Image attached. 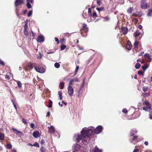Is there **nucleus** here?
<instances>
[{
	"instance_id": "5fc2aeb1",
	"label": "nucleus",
	"mask_w": 152,
	"mask_h": 152,
	"mask_svg": "<svg viewBox=\"0 0 152 152\" xmlns=\"http://www.w3.org/2000/svg\"><path fill=\"white\" fill-rule=\"evenodd\" d=\"M55 41L57 42V44H58L59 43V41L57 37H55Z\"/></svg>"
},
{
	"instance_id": "f8f14e48",
	"label": "nucleus",
	"mask_w": 152,
	"mask_h": 152,
	"mask_svg": "<svg viewBox=\"0 0 152 152\" xmlns=\"http://www.w3.org/2000/svg\"><path fill=\"white\" fill-rule=\"evenodd\" d=\"M144 56L146 58L148 59V60L147 61L149 62H150L152 60V58H151V56L147 53H145L144 55Z\"/></svg>"
},
{
	"instance_id": "a878e982",
	"label": "nucleus",
	"mask_w": 152,
	"mask_h": 152,
	"mask_svg": "<svg viewBox=\"0 0 152 152\" xmlns=\"http://www.w3.org/2000/svg\"><path fill=\"white\" fill-rule=\"evenodd\" d=\"M94 152H102V150L99 149L96 146L94 148Z\"/></svg>"
},
{
	"instance_id": "bb28decb",
	"label": "nucleus",
	"mask_w": 152,
	"mask_h": 152,
	"mask_svg": "<svg viewBox=\"0 0 152 152\" xmlns=\"http://www.w3.org/2000/svg\"><path fill=\"white\" fill-rule=\"evenodd\" d=\"M64 82L61 83L59 85V87L61 89H63L64 88Z\"/></svg>"
},
{
	"instance_id": "20e7f679",
	"label": "nucleus",
	"mask_w": 152,
	"mask_h": 152,
	"mask_svg": "<svg viewBox=\"0 0 152 152\" xmlns=\"http://www.w3.org/2000/svg\"><path fill=\"white\" fill-rule=\"evenodd\" d=\"M103 129L102 126L100 125L97 126L94 132L95 133L98 134L101 133Z\"/></svg>"
},
{
	"instance_id": "de8ad7c7",
	"label": "nucleus",
	"mask_w": 152,
	"mask_h": 152,
	"mask_svg": "<svg viewBox=\"0 0 152 152\" xmlns=\"http://www.w3.org/2000/svg\"><path fill=\"white\" fill-rule=\"evenodd\" d=\"M142 90L144 92H145L148 90V88L145 86L143 87L142 88Z\"/></svg>"
},
{
	"instance_id": "c9c22d12",
	"label": "nucleus",
	"mask_w": 152,
	"mask_h": 152,
	"mask_svg": "<svg viewBox=\"0 0 152 152\" xmlns=\"http://www.w3.org/2000/svg\"><path fill=\"white\" fill-rule=\"evenodd\" d=\"M103 18L104 19V21H109L110 19V17L108 16L107 17H104Z\"/></svg>"
},
{
	"instance_id": "13d9d810",
	"label": "nucleus",
	"mask_w": 152,
	"mask_h": 152,
	"mask_svg": "<svg viewBox=\"0 0 152 152\" xmlns=\"http://www.w3.org/2000/svg\"><path fill=\"white\" fill-rule=\"evenodd\" d=\"M138 74L139 75H142V76H143L144 74L142 73V71L139 70L138 72Z\"/></svg>"
},
{
	"instance_id": "9b49d317",
	"label": "nucleus",
	"mask_w": 152,
	"mask_h": 152,
	"mask_svg": "<svg viewBox=\"0 0 152 152\" xmlns=\"http://www.w3.org/2000/svg\"><path fill=\"white\" fill-rule=\"evenodd\" d=\"M81 146L78 144H75L74 145L73 148L75 151H78L80 149Z\"/></svg>"
},
{
	"instance_id": "f03ea898",
	"label": "nucleus",
	"mask_w": 152,
	"mask_h": 152,
	"mask_svg": "<svg viewBox=\"0 0 152 152\" xmlns=\"http://www.w3.org/2000/svg\"><path fill=\"white\" fill-rule=\"evenodd\" d=\"M143 104L146 106V107H143L142 109L145 111H147L148 110H150L151 107V105L148 101H145L143 103Z\"/></svg>"
},
{
	"instance_id": "bf43d9fd",
	"label": "nucleus",
	"mask_w": 152,
	"mask_h": 152,
	"mask_svg": "<svg viewBox=\"0 0 152 152\" xmlns=\"http://www.w3.org/2000/svg\"><path fill=\"white\" fill-rule=\"evenodd\" d=\"M79 69V66H77L76 67L75 70V74H76L77 73V72H78Z\"/></svg>"
},
{
	"instance_id": "a211bd4d",
	"label": "nucleus",
	"mask_w": 152,
	"mask_h": 152,
	"mask_svg": "<svg viewBox=\"0 0 152 152\" xmlns=\"http://www.w3.org/2000/svg\"><path fill=\"white\" fill-rule=\"evenodd\" d=\"M12 129L13 131V132L17 135H20V134L22 133L21 132L19 131L14 128H12Z\"/></svg>"
},
{
	"instance_id": "39448f33",
	"label": "nucleus",
	"mask_w": 152,
	"mask_h": 152,
	"mask_svg": "<svg viewBox=\"0 0 152 152\" xmlns=\"http://www.w3.org/2000/svg\"><path fill=\"white\" fill-rule=\"evenodd\" d=\"M134 49L135 50H136L137 52H138L140 50H138V47H139L140 48L141 47V48H142L141 47V45L139 43V42L137 41L135 42L134 44Z\"/></svg>"
},
{
	"instance_id": "ddd939ff",
	"label": "nucleus",
	"mask_w": 152,
	"mask_h": 152,
	"mask_svg": "<svg viewBox=\"0 0 152 152\" xmlns=\"http://www.w3.org/2000/svg\"><path fill=\"white\" fill-rule=\"evenodd\" d=\"M33 135L35 138H38L40 136L39 133L38 131L34 132L33 133Z\"/></svg>"
},
{
	"instance_id": "4468645a",
	"label": "nucleus",
	"mask_w": 152,
	"mask_h": 152,
	"mask_svg": "<svg viewBox=\"0 0 152 152\" xmlns=\"http://www.w3.org/2000/svg\"><path fill=\"white\" fill-rule=\"evenodd\" d=\"M132 45L131 42H127L126 44V48L128 50H130L132 48Z\"/></svg>"
},
{
	"instance_id": "b1692460",
	"label": "nucleus",
	"mask_w": 152,
	"mask_h": 152,
	"mask_svg": "<svg viewBox=\"0 0 152 152\" xmlns=\"http://www.w3.org/2000/svg\"><path fill=\"white\" fill-rule=\"evenodd\" d=\"M5 135L4 133H0V140H4Z\"/></svg>"
},
{
	"instance_id": "338daca9",
	"label": "nucleus",
	"mask_w": 152,
	"mask_h": 152,
	"mask_svg": "<svg viewBox=\"0 0 152 152\" xmlns=\"http://www.w3.org/2000/svg\"><path fill=\"white\" fill-rule=\"evenodd\" d=\"M27 2L30 3H31L33 2V0H26Z\"/></svg>"
},
{
	"instance_id": "dca6fc26",
	"label": "nucleus",
	"mask_w": 152,
	"mask_h": 152,
	"mask_svg": "<svg viewBox=\"0 0 152 152\" xmlns=\"http://www.w3.org/2000/svg\"><path fill=\"white\" fill-rule=\"evenodd\" d=\"M140 7L142 9H145L148 8V4L146 2L141 3Z\"/></svg>"
},
{
	"instance_id": "a19ab883",
	"label": "nucleus",
	"mask_w": 152,
	"mask_h": 152,
	"mask_svg": "<svg viewBox=\"0 0 152 152\" xmlns=\"http://www.w3.org/2000/svg\"><path fill=\"white\" fill-rule=\"evenodd\" d=\"M74 82V80H72V79L70 81L69 83V86H72L73 84V83Z\"/></svg>"
},
{
	"instance_id": "7ed1b4c3",
	"label": "nucleus",
	"mask_w": 152,
	"mask_h": 152,
	"mask_svg": "<svg viewBox=\"0 0 152 152\" xmlns=\"http://www.w3.org/2000/svg\"><path fill=\"white\" fill-rule=\"evenodd\" d=\"M87 25L85 23H83V24L82 30H83L86 34V35H84L83 33L81 32V34L83 36L86 37V36L87 35V34L88 32V28L87 27Z\"/></svg>"
},
{
	"instance_id": "ea45409f",
	"label": "nucleus",
	"mask_w": 152,
	"mask_h": 152,
	"mask_svg": "<svg viewBox=\"0 0 152 152\" xmlns=\"http://www.w3.org/2000/svg\"><path fill=\"white\" fill-rule=\"evenodd\" d=\"M132 21L134 22L135 24L137 23L138 21V19L137 18H134L132 19Z\"/></svg>"
},
{
	"instance_id": "2eb2a0df",
	"label": "nucleus",
	"mask_w": 152,
	"mask_h": 152,
	"mask_svg": "<svg viewBox=\"0 0 152 152\" xmlns=\"http://www.w3.org/2000/svg\"><path fill=\"white\" fill-rule=\"evenodd\" d=\"M49 129L48 132L51 134L55 132V129L54 127L52 126L50 127H48Z\"/></svg>"
},
{
	"instance_id": "603ef678",
	"label": "nucleus",
	"mask_w": 152,
	"mask_h": 152,
	"mask_svg": "<svg viewBox=\"0 0 152 152\" xmlns=\"http://www.w3.org/2000/svg\"><path fill=\"white\" fill-rule=\"evenodd\" d=\"M33 145L34 146H35L37 147H39V145L38 143L37 142H35L34 144Z\"/></svg>"
},
{
	"instance_id": "473e14b6",
	"label": "nucleus",
	"mask_w": 152,
	"mask_h": 152,
	"mask_svg": "<svg viewBox=\"0 0 152 152\" xmlns=\"http://www.w3.org/2000/svg\"><path fill=\"white\" fill-rule=\"evenodd\" d=\"M58 95L59 96V99L60 100H61L62 99V93L61 91H59L58 92Z\"/></svg>"
},
{
	"instance_id": "4be33fe9",
	"label": "nucleus",
	"mask_w": 152,
	"mask_h": 152,
	"mask_svg": "<svg viewBox=\"0 0 152 152\" xmlns=\"http://www.w3.org/2000/svg\"><path fill=\"white\" fill-rule=\"evenodd\" d=\"M148 67V64H144V65L142 66V69L143 70H144V71L145 72V70L147 69Z\"/></svg>"
},
{
	"instance_id": "2f4dec72",
	"label": "nucleus",
	"mask_w": 152,
	"mask_h": 152,
	"mask_svg": "<svg viewBox=\"0 0 152 152\" xmlns=\"http://www.w3.org/2000/svg\"><path fill=\"white\" fill-rule=\"evenodd\" d=\"M54 66L56 68H58L60 67V65L59 63L56 62L54 64Z\"/></svg>"
},
{
	"instance_id": "1a4fd4ad",
	"label": "nucleus",
	"mask_w": 152,
	"mask_h": 152,
	"mask_svg": "<svg viewBox=\"0 0 152 152\" xmlns=\"http://www.w3.org/2000/svg\"><path fill=\"white\" fill-rule=\"evenodd\" d=\"M121 31L124 35H125L128 33V28L126 27H122L121 28Z\"/></svg>"
},
{
	"instance_id": "72a5a7b5",
	"label": "nucleus",
	"mask_w": 152,
	"mask_h": 152,
	"mask_svg": "<svg viewBox=\"0 0 152 152\" xmlns=\"http://www.w3.org/2000/svg\"><path fill=\"white\" fill-rule=\"evenodd\" d=\"M148 16H151L152 15V10H149L148 14Z\"/></svg>"
},
{
	"instance_id": "864d4df0",
	"label": "nucleus",
	"mask_w": 152,
	"mask_h": 152,
	"mask_svg": "<svg viewBox=\"0 0 152 152\" xmlns=\"http://www.w3.org/2000/svg\"><path fill=\"white\" fill-rule=\"evenodd\" d=\"M65 39L63 38L60 39V42L61 43L63 44L64 43V41H65Z\"/></svg>"
},
{
	"instance_id": "37998d69",
	"label": "nucleus",
	"mask_w": 152,
	"mask_h": 152,
	"mask_svg": "<svg viewBox=\"0 0 152 152\" xmlns=\"http://www.w3.org/2000/svg\"><path fill=\"white\" fill-rule=\"evenodd\" d=\"M7 147L9 149H11L12 148V145L10 143H8L7 145Z\"/></svg>"
},
{
	"instance_id": "6e6552de",
	"label": "nucleus",
	"mask_w": 152,
	"mask_h": 152,
	"mask_svg": "<svg viewBox=\"0 0 152 152\" xmlns=\"http://www.w3.org/2000/svg\"><path fill=\"white\" fill-rule=\"evenodd\" d=\"M68 93L70 96H72L74 94V89L72 87L69 86L67 88Z\"/></svg>"
},
{
	"instance_id": "0e129e2a",
	"label": "nucleus",
	"mask_w": 152,
	"mask_h": 152,
	"mask_svg": "<svg viewBox=\"0 0 152 152\" xmlns=\"http://www.w3.org/2000/svg\"><path fill=\"white\" fill-rule=\"evenodd\" d=\"M45 142L44 141V140L42 139L40 143L41 144H44Z\"/></svg>"
},
{
	"instance_id": "c756f323",
	"label": "nucleus",
	"mask_w": 152,
	"mask_h": 152,
	"mask_svg": "<svg viewBox=\"0 0 152 152\" xmlns=\"http://www.w3.org/2000/svg\"><path fill=\"white\" fill-rule=\"evenodd\" d=\"M141 33L139 32V31H137L136 32H135L134 34V35L135 37H137L140 35Z\"/></svg>"
},
{
	"instance_id": "f257e3e1",
	"label": "nucleus",
	"mask_w": 152,
	"mask_h": 152,
	"mask_svg": "<svg viewBox=\"0 0 152 152\" xmlns=\"http://www.w3.org/2000/svg\"><path fill=\"white\" fill-rule=\"evenodd\" d=\"M94 132L93 130L91 129L86 130L83 129L81 132V134L83 136H85L87 137H90Z\"/></svg>"
},
{
	"instance_id": "0eeeda50",
	"label": "nucleus",
	"mask_w": 152,
	"mask_h": 152,
	"mask_svg": "<svg viewBox=\"0 0 152 152\" xmlns=\"http://www.w3.org/2000/svg\"><path fill=\"white\" fill-rule=\"evenodd\" d=\"M24 0H16L15 2V5L16 7H18L24 4Z\"/></svg>"
},
{
	"instance_id": "6e6d98bb",
	"label": "nucleus",
	"mask_w": 152,
	"mask_h": 152,
	"mask_svg": "<svg viewBox=\"0 0 152 152\" xmlns=\"http://www.w3.org/2000/svg\"><path fill=\"white\" fill-rule=\"evenodd\" d=\"M96 9V10L99 11H102L103 10V7H101L100 8H98V7H97Z\"/></svg>"
},
{
	"instance_id": "8fccbe9b",
	"label": "nucleus",
	"mask_w": 152,
	"mask_h": 152,
	"mask_svg": "<svg viewBox=\"0 0 152 152\" xmlns=\"http://www.w3.org/2000/svg\"><path fill=\"white\" fill-rule=\"evenodd\" d=\"M101 0H97V4L98 6L100 5L101 3Z\"/></svg>"
},
{
	"instance_id": "69168bd1",
	"label": "nucleus",
	"mask_w": 152,
	"mask_h": 152,
	"mask_svg": "<svg viewBox=\"0 0 152 152\" xmlns=\"http://www.w3.org/2000/svg\"><path fill=\"white\" fill-rule=\"evenodd\" d=\"M139 151V149L138 148L135 149L133 151V152H138Z\"/></svg>"
},
{
	"instance_id": "9d476101",
	"label": "nucleus",
	"mask_w": 152,
	"mask_h": 152,
	"mask_svg": "<svg viewBox=\"0 0 152 152\" xmlns=\"http://www.w3.org/2000/svg\"><path fill=\"white\" fill-rule=\"evenodd\" d=\"M76 140L77 142H79L81 140H82L83 136L81 134H78L75 135Z\"/></svg>"
},
{
	"instance_id": "aec40b11",
	"label": "nucleus",
	"mask_w": 152,
	"mask_h": 152,
	"mask_svg": "<svg viewBox=\"0 0 152 152\" xmlns=\"http://www.w3.org/2000/svg\"><path fill=\"white\" fill-rule=\"evenodd\" d=\"M138 138V136H137V135L134 136L133 138L131 140V142H133V141H134L136 142H138V141H137V140Z\"/></svg>"
},
{
	"instance_id": "f704fd0d",
	"label": "nucleus",
	"mask_w": 152,
	"mask_h": 152,
	"mask_svg": "<svg viewBox=\"0 0 152 152\" xmlns=\"http://www.w3.org/2000/svg\"><path fill=\"white\" fill-rule=\"evenodd\" d=\"M97 17V14L96 13V11H94L92 15V17H93L94 18H95Z\"/></svg>"
},
{
	"instance_id": "cd10ccee",
	"label": "nucleus",
	"mask_w": 152,
	"mask_h": 152,
	"mask_svg": "<svg viewBox=\"0 0 152 152\" xmlns=\"http://www.w3.org/2000/svg\"><path fill=\"white\" fill-rule=\"evenodd\" d=\"M52 101L51 100L49 99V100L48 105V107L49 108L51 107L52 106Z\"/></svg>"
},
{
	"instance_id": "49530a36",
	"label": "nucleus",
	"mask_w": 152,
	"mask_h": 152,
	"mask_svg": "<svg viewBox=\"0 0 152 152\" xmlns=\"http://www.w3.org/2000/svg\"><path fill=\"white\" fill-rule=\"evenodd\" d=\"M22 121L23 123L25 124H27V122L26 119L24 118H23L22 119Z\"/></svg>"
},
{
	"instance_id": "6ab92c4d",
	"label": "nucleus",
	"mask_w": 152,
	"mask_h": 152,
	"mask_svg": "<svg viewBox=\"0 0 152 152\" xmlns=\"http://www.w3.org/2000/svg\"><path fill=\"white\" fill-rule=\"evenodd\" d=\"M83 136V137L82 139V142L84 144L86 145L88 143L86 137L85 136Z\"/></svg>"
},
{
	"instance_id": "5701e85b",
	"label": "nucleus",
	"mask_w": 152,
	"mask_h": 152,
	"mask_svg": "<svg viewBox=\"0 0 152 152\" xmlns=\"http://www.w3.org/2000/svg\"><path fill=\"white\" fill-rule=\"evenodd\" d=\"M88 16L90 18H91L92 17V14L91 13V8H88Z\"/></svg>"
},
{
	"instance_id": "f3484780",
	"label": "nucleus",
	"mask_w": 152,
	"mask_h": 152,
	"mask_svg": "<svg viewBox=\"0 0 152 152\" xmlns=\"http://www.w3.org/2000/svg\"><path fill=\"white\" fill-rule=\"evenodd\" d=\"M137 131L134 129H132L130 131V137L134 136L135 134L137 133Z\"/></svg>"
},
{
	"instance_id": "423d86ee",
	"label": "nucleus",
	"mask_w": 152,
	"mask_h": 152,
	"mask_svg": "<svg viewBox=\"0 0 152 152\" xmlns=\"http://www.w3.org/2000/svg\"><path fill=\"white\" fill-rule=\"evenodd\" d=\"M35 70L39 73H43L45 72V69L41 66H37L34 67Z\"/></svg>"
},
{
	"instance_id": "774afa93",
	"label": "nucleus",
	"mask_w": 152,
	"mask_h": 152,
	"mask_svg": "<svg viewBox=\"0 0 152 152\" xmlns=\"http://www.w3.org/2000/svg\"><path fill=\"white\" fill-rule=\"evenodd\" d=\"M150 118L151 119H152V113H151L150 114Z\"/></svg>"
},
{
	"instance_id": "58836bf2",
	"label": "nucleus",
	"mask_w": 152,
	"mask_h": 152,
	"mask_svg": "<svg viewBox=\"0 0 152 152\" xmlns=\"http://www.w3.org/2000/svg\"><path fill=\"white\" fill-rule=\"evenodd\" d=\"M34 64H30L28 66L30 69H32L34 66Z\"/></svg>"
},
{
	"instance_id": "c03bdc74",
	"label": "nucleus",
	"mask_w": 152,
	"mask_h": 152,
	"mask_svg": "<svg viewBox=\"0 0 152 152\" xmlns=\"http://www.w3.org/2000/svg\"><path fill=\"white\" fill-rule=\"evenodd\" d=\"M24 34L26 36H27L29 34H28V31H27V30H24Z\"/></svg>"
},
{
	"instance_id": "e433bc0d",
	"label": "nucleus",
	"mask_w": 152,
	"mask_h": 152,
	"mask_svg": "<svg viewBox=\"0 0 152 152\" xmlns=\"http://www.w3.org/2000/svg\"><path fill=\"white\" fill-rule=\"evenodd\" d=\"M40 151L41 152H46V149H45L43 146H42L41 147L40 149Z\"/></svg>"
},
{
	"instance_id": "412c9836",
	"label": "nucleus",
	"mask_w": 152,
	"mask_h": 152,
	"mask_svg": "<svg viewBox=\"0 0 152 152\" xmlns=\"http://www.w3.org/2000/svg\"><path fill=\"white\" fill-rule=\"evenodd\" d=\"M44 38L42 36H39L37 38V41L38 42H41L43 41Z\"/></svg>"
},
{
	"instance_id": "c85d7f7f",
	"label": "nucleus",
	"mask_w": 152,
	"mask_h": 152,
	"mask_svg": "<svg viewBox=\"0 0 152 152\" xmlns=\"http://www.w3.org/2000/svg\"><path fill=\"white\" fill-rule=\"evenodd\" d=\"M17 82L18 87L20 88L22 87V84L21 82L19 81H17Z\"/></svg>"
},
{
	"instance_id": "680f3d73",
	"label": "nucleus",
	"mask_w": 152,
	"mask_h": 152,
	"mask_svg": "<svg viewBox=\"0 0 152 152\" xmlns=\"http://www.w3.org/2000/svg\"><path fill=\"white\" fill-rule=\"evenodd\" d=\"M0 64L2 65L3 66H4L5 65L4 62L1 60L0 61Z\"/></svg>"
},
{
	"instance_id": "4c0bfd02",
	"label": "nucleus",
	"mask_w": 152,
	"mask_h": 152,
	"mask_svg": "<svg viewBox=\"0 0 152 152\" xmlns=\"http://www.w3.org/2000/svg\"><path fill=\"white\" fill-rule=\"evenodd\" d=\"M66 48V46L65 45H62L61 47V50H64Z\"/></svg>"
},
{
	"instance_id": "79ce46f5",
	"label": "nucleus",
	"mask_w": 152,
	"mask_h": 152,
	"mask_svg": "<svg viewBox=\"0 0 152 152\" xmlns=\"http://www.w3.org/2000/svg\"><path fill=\"white\" fill-rule=\"evenodd\" d=\"M30 3L27 2L26 6L28 9H30L31 8V6Z\"/></svg>"
},
{
	"instance_id": "052dcab7",
	"label": "nucleus",
	"mask_w": 152,
	"mask_h": 152,
	"mask_svg": "<svg viewBox=\"0 0 152 152\" xmlns=\"http://www.w3.org/2000/svg\"><path fill=\"white\" fill-rule=\"evenodd\" d=\"M28 28V25L25 24L24 26V30H27Z\"/></svg>"
},
{
	"instance_id": "4d7b16f0",
	"label": "nucleus",
	"mask_w": 152,
	"mask_h": 152,
	"mask_svg": "<svg viewBox=\"0 0 152 152\" xmlns=\"http://www.w3.org/2000/svg\"><path fill=\"white\" fill-rule=\"evenodd\" d=\"M122 112L123 113H126L128 112V111L126 109L124 108L123 109Z\"/></svg>"
},
{
	"instance_id": "393cba45",
	"label": "nucleus",
	"mask_w": 152,
	"mask_h": 152,
	"mask_svg": "<svg viewBox=\"0 0 152 152\" xmlns=\"http://www.w3.org/2000/svg\"><path fill=\"white\" fill-rule=\"evenodd\" d=\"M133 10V7H130L127 10V12L129 14L131 13Z\"/></svg>"
},
{
	"instance_id": "a18cd8bd",
	"label": "nucleus",
	"mask_w": 152,
	"mask_h": 152,
	"mask_svg": "<svg viewBox=\"0 0 152 152\" xmlns=\"http://www.w3.org/2000/svg\"><path fill=\"white\" fill-rule=\"evenodd\" d=\"M11 101H12V103H13V105H14V106L15 109L16 110H17V106H16V105L15 104V103L14 102L15 101H14V100H12Z\"/></svg>"
},
{
	"instance_id": "3c124183",
	"label": "nucleus",
	"mask_w": 152,
	"mask_h": 152,
	"mask_svg": "<svg viewBox=\"0 0 152 152\" xmlns=\"http://www.w3.org/2000/svg\"><path fill=\"white\" fill-rule=\"evenodd\" d=\"M32 10L30 11L28 14V17H30L32 15Z\"/></svg>"
},
{
	"instance_id": "e2e57ef3",
	"label": "nucleus",
	"mask_w": 152,
	"mask_h": 152,
	"mask_svg": "<svg viewBox=\"0 0 152 152\" xmlns=\"http://www.w3.org/2000/svg\"><path fill=\"white\" fill-rule=\"evenodd\" d=\"M30 126L31 128L33 129L34 127V125L33 123H31L30 125Z\"/></svg>"
},
{
	"instance_id": "09e8293b",
	"label": "nucleus",
	"mask_w": 152,
	"mask_h": 152,
	"mask_svg": "<svg viewBox=\"0 0 152 152\" xmlns=\"http://www.w3.org/2000/svg\"><path fill=\"white\" fill-rule=\"evenodd\" d=\"M77 47L78 49L80 50H84L83 47L80 46V45H77Z\"/></svg>"
},
{
	"instance_id": "7c9ffc66",
	"label": "nucleus",
	"mask_w": 152,
	"mask_h": 152,
	"mask_svg": "<svg viewBox=\"0 0 152 152\" xmlns=\"http://www.w3.org/2000/svg\"><path fill=\"white\" fill-rule=\"evenodd\" d=\"M140 64L139 63H137L135 65V67L136 69H139L140 67Z\"/></svg>"
}]
</instances>
